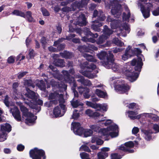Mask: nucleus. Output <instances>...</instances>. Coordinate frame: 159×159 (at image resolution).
<instances>
[{"instance_id":"1","label":"nucleus","mask_w":159,"mask_h":159,"mask_svg":"<svg viewBox=\"0 0 159 159\" xmlns=\"http://www.w3.org/2000/svg\"><path fill=\"white\" fill-rule=\"evenodd\" d=\"M143 60H144L143 56L142 55H139L137 59H134L131 61V64L133 66H134L135 70L138 72L134 73V71L131 66L127 64L125 66L122 71L125 74L127 78L131 82L135 81L138 78L139 72L141 70L142 66L143 65Z\"/></svg>"},{"instance_id":"2","label":"nucleus","mask_w":159,"mask_h":159,"mask_svg":"<svg viewBox=\"0 0 159 159\" xmlns=\"http://www.w3.org/2000/svg\"><path fill=\"white\" fill-rule=\"evenodd\" d=\"M107 22H111V26L112 29H116L114 31L117 32V35L118 36H126V34L129 33L130 31V29L129 26L126 23H125L122 28L119 26L120 22L117 20H112L110 16H108L107 20Z\"/></svg>"},{"instance_id":"3","label":"nucleus","mask_w":159,"mask_h":159,"mask_svg":"<svg viewBox=\"0 0 159 159\" xmlns=\"http://www.w3.org/2000/svg\"><path fill=\"white\" fill-rule=\"evenodd\" d=\"M16 103L20 106L22 114V117L25 120L26 123L29 125L33 123L37 119V117L30 112L21 102H17Z\"/></svg>"},{"instance_id":"4","label":"nucleus","mask_w":159,"mask_h":159,"mask_svg":"<svg viewBox=\"0 0 159 159\" xmlns=\"http://www.w3.org/2000/svg\"><path fill=\"white\" fill-rule=\"evenodd\" d=\"M99 133L104 136H110L112 138L117 137L118 135V127L117 125L112 124L107 129H101Z\"/></svg>"},{"instance_id":"5","label":"nucleus","mask_w":159,"mask_h":159,"mask_svg":"<svg viewBox=\"0 0 159 159\" xmlns=\"http://www.w3.org/2000/svg\"><path fill=\"white\" fill-rule=\"evenodd\" d=\"M87 62H86L84 64V70H81L80 72L83 75L89 78H93L96 76L95 74H91V72L96 68V66L93 64H87Z\"/></svg>"},{"instance_id":"6","label":"nucleus","mask_w":159,"mask_h":159,"mask_svg":"<svg viewBox=\"0 0 159 159\" xmlns=\"http://www.w3.org/2000/svg\"><path fill=\"white\" fill-rule=\"evenodd\" d=\"M81 34H84L86 35L85 36L82 38V40L83 41L86 42H91L92 43L95 42V40L93 38H96L98 36L97 33L93 34L89 31V29L86 28H84V30L81 31Z\"/></svg>"},{"instance_id":"7","label":"nucleus","mask_w":159,"mask_h":159,"mask_svg":"<svg viewBox=\"0 0 159 159\" xmlns=\"http://www.w3.org/2000/svg\"><path fill=\"white\" fill-rule=\"evenodd\" d=\"M27 93L25 94V96L29 99H28L29 101L31 103L35 104L36 103L39 105H42L43 103V101L40 99L38 100V102H36L38 98L37 95H36L35 93L28 89H26Z\"/></svg>"},{"instance_id":"8","label":"nucleus","mask_w":159,"mask_h":159,"mask_svg":"<svg viewBox=\"0 0 159 159\" xmlns=\"http://www.w3.org/2000/svg\"><path fill=\"white\" fill-rule=\"evenodd\" d=\"M30 154L33 159H45L44 152L37 148L31 150L30 152Z\"/></svg>"},{"instance_id":"9","label":"nucleus","mask_w":159,"mask_h":159,"mask_svg":"<svg viewBox=\"0 0 159 159\" xmlns=\"http://www.w3.org/2000/svg\"><path fill=\"white\" fill-rule=\"evenodd\" d=\"M103 115L101 114L99 112H94L93 117L96 118L98 120V122L100 123L101 126H107L111 123L112 121L110 120H106V117H103Z\"/></svg>"},{"instance_id":"10","label":"nucleus","mask_w":159,"mask_h":159,"mask_svg":"<svg viewBox=\"0 0 159 159\" xmlns=\"http://www.w3.org/2000/svg\"><path fill=\"white\" fill-rule=\"evenodd\" d=\"M120 3V2L117 0H114L113 1L112 4L111 13L117 18H118L121 15L122 11L121 6Z\"/></svg>"},{"instance_id":"11","label":"nucleus","mask_w":159,"mask_h":159,"mask_svg":"<svg viewBox=\"0 0 159 159\" xmlns=\"http://www.w3.org/2000/svg\"><path fill=\"white\" fill-rule=\"evenodd\" d=\"M1 133L0 134V141L2 142L7 139V134L5 132H9L11 130V126L9 124L6 123L1 125Z\"/></svg>"},{"instance_id":"12","label":"nucleus","mask_w":159,"mask_h":159,"mask_svg":"<svg viewBox=\"0 0 159 159\" xmlns=\"http://www.w3.org/2000/svg\"><path fill=\"white\" fill-rule=\"evenodd\" d=\"M114 31L108 29L107 26L105 25L104 27L103 34L99 38L97 42V43L100 44L103 43L104 41L107 39Z\"/></svg>"},{"instance_id":"13","label":"nucleus","mask_w":159,"mask_h":159,"mask_svg":"<svg viewBox=\"0 0 159 159\" xmlns=\"http://www.w3.org/2000/svg\"><path fill=\"white\" fill-rule=\"evenodd\" d=\"M66 110L64 105L60 104L53 110V113L55 117H61L64 114Z\"/></svg>"},{"instance_id":"14","label":"nucleus","mask_w":159,"mask_h":159,"mask_svg":"<svg viewBox=\"0 0 159 159\" xmlns=\"http://www.w3.org/2000/svg\"><path fill=\"white\" fill-rule=\"evenodd\" d=\"M113 57L110 59L108 62L104 61L103 63V66L107 68H111L114 71L119 70L120 67L118 64L113 62Z\"/></svg>"},{"instance_id":"15","label":"nucleus","mask_w":159,"mask_h":159,"mask_svg":"<svg viewBox=\"0 0 159 159\" xmlns=\"http://www.w3.org/2000/svg\"><path fill=\"white\" fill-rule=\"evenodd\" d=\"M49 99H54V103L56 104L57 101H59V102H63L64 101L63 94L57 92H55L51 93L49 95Z\"/></svg>"},{"instance_id":"16","label":"nucleus","mask_w":159,"mask_h":159,"mask_svg":"<svg viewBox=\"0 0 159 159\" xmlns=\"http://www.w3.org/2000/svg\"><path fill=\"white\" fill-rule=\"evenodd\" d=\"M71 125L72 129L73 130L75 134L80 136H81L82 135L83 129L81 126L80 124L79 123L72 122Z\"/></svg>"},{"instance_id":"17","label":"nucleus","mask_w":159,"mask_h":159,"mask_svg":"<svg viewBox=\"0 0 159 159\" xmlns=\"http://www.w3.org/2000/svg\"><path fill=\"white\" fill-rule=\"evenodd\" d=\"M138 6L140 7L141 10L144 18H147L149 17L150 16V7L152 6V4L149 3L146 4L145 7H147V10L145 9L143 6L139 3L138 4Z\"/></svg>"},{"instance_id":"18","label":"nucleus","mask_w":159,"mask_h":159,"mask_svg":"<svg viewBox=\"0 0 159 159\" xmlns=\"http://www.w3.org/2000/svg\"><path fill=\"white\" fill-rule=\"evenodd\" d=\"M134 144L132 142L129 141L125 143L124 145H121L119 148V149L124 151L128 152L129 153L134 152L133 150L129 149V148L133 147Z\"/></svg>"},{"instance_id":"19","label":"nucleus","mask_w":159,"mask_h":159,"mask_svg":"<svg viewBox=\"0 0 159 159\" xmlns=\"http://www.w3.org/2000/svg\"><path fill=\"white\" fill-rule=\"evenodd\" d=\"M115 89L120 93H125L127 94V92L129 90L130 87L127 84H118L116 86Z\"/></svg>"},{"instance_id":"20","label":"nucleus","mask_w":159,"mask_h":159,"mask_svg":"<svg viewBox=\"0 0 159 159\" xmlns=\"http://www.w3.org/2000/svg\"><path fill=\"white\" fill-rule=\"evenodd\" d=\"M98 58L100 59L104 60L102 62V64L104 61L108 62L111 58L113 57V55L111 54H110L109 57H108V54L105 52H101L100 53L97 54Z\"/></svg>"},{"instance_id":"21","label":"nucleus","mask_w":159,"mask_h":159,"mask_svg":"<svg viewBox=\"0 0 159 159\" xmlns=\"http://www.w3.org/2000/svg\"><path fill=\"white\" fill-rule=\"evenodd\" d=\"M10 112L15 119L18 121L21 120L20 112L17 107H14L12 108H11Z\"/></svg>"},{"instance_id":"22","label":"nucleus","mask_w":159,"mask_h":159,"mask_svg":"<svg viewBox=\"0 0 159 159\" xmlns=\"http://www.w3.org/2000/svg\"><path fill=\"white\" fill-rule=\"evenodd\" d=\"M131 47L129 46L126 49L125 54L122 56V58L123 60H126L134 55V52L131 49Z\"/></svg>"},{"instance_id":"23","label":"nucleus","mask_w":159,"mask_h":159,"mask_svg":"<svg viewBox=\"0 0 159 159\" xmlns=\"http://www.w3.org/2000/svg\"><path fill=\"white\" fill-rule=\"evenodd\" d=\"M18 84L17 83H14L13 84V93L12 97L15 99L22 98H23L22 94L20 92L17 91L16 88L18 87Z\"/></svg>"},{"instance_id":"24","label":"nucleus","mask_w":159,"mask_h":159,"mask_svg":"<svg viewBox=\"0 0 159 159\" xmlns=\"http://www.w3.org/2000/svg\"><path fill=\"white\" fill-rule=\"evenodd\" d=\"M62 73L65 76L64 80L65 81L69 83L70 84L73 83L74 86H75L76 85L74 83L75 80L74 78H71V79L70 80L68 72L67 71L63 70L62 71Z\"/></svg>"},{"instance_id":"25","label":"nucleus","mask_w":159,"mask_h":159,"mask_svg":"<svg viewBox=\"0 0 159 159\" xmlns=\"http://www.w3.org/2000/svg\"><path fill=\"white\" fill-rule=\"evenodd\" d=\"M78 90L80 93H84V96L85 98H88L89 97L90 95L89 94V90L87 88L81 86L79 87Z\"/></svg>"},{"instance_id":"26","label":"nucleus","mask_w":159,"mask_h":159,"mask_svg":"<svg viewBox=\"0 0 159 159\" xmlns=\"http://www.w3.org/2000/svg\"><path fill=\"white\" fill-rule=\"evenodd\" d=\"M138 113L134 112L132 111H128L126 112V115L130 118L131 119H139L142 116H143L142 114L136 116Z\"/></svg>"},{"instance_id":"27","label":"nucleus","mask_w":159,"mask_h":159,"mask_svg":"<svg viewBox=\"0 0 159 159\" xmlns=\"http://www.w3.org/2000/svg\"><path fill=\"white\" fill-rule=\"evenodd\" d=\"M97 16L99 18L100 21L104 20L105 19L103 12L101 11H99L98 12L96 10L94 11L93 13V16L96 17Z\"/></svg>"},{"instance_id":"28","label":"nucleus","mask_w":159,"mask_h":159,"mask_svg":"<svg viewBox=\"0 0 159 159\" xmlns=\"http://www.w3.org/2000/svg\"><path fill=\"white\" fill-rule=\"evenodd\" d=\"M86 18L84 15L82 14L78 18L77 24L80 26H83L86 25Z\"/></svg>"},{"instance_id":"29","label":"nucleus","mask_w":159,"mask_h":159,"mask_svg":"<svg viewBox=\"0 0 159 159\" xmlns=\"http://www.w3.org/2000/svg\"><path fill=\"white\" fill-rule=\"evenodd\" d=\"M93 22L94 23L98 24L97 25L93 24L91 26L92 28L95 31L98 32L100 31V29L99 27L102 26L103 25V23L102 22H99V21H98V20L93 21Z\"/></svg>"},{"instance_id":"30","label":"nucleus","mask_w":159,"mask_h":159,"mask_svg":"<svg viewBox=\"0 0 159 159\" xmlns=\"http://www.w3.org/2000/svg\"><path fill=\"white\" fill-rule=\"evenodd\" d=\"M96 105V109L98 111L102 110L103 111L105 112L108 109V106L107 104H97Z\"/></svg>"},{"instance_id":"31","label":"nucleus","mask_w":159,"mask_h":159,"mask_svg":"<svg viewBox=\"0 0 159 159\" xmlns=\"http://www.w3.org/2000/svg\"><path fill=\"white\" fill-rule=\"evenodd\" d=\"M143 116L152 118L154 121L159 120V117L157 115L152 113H144L142 114Z\"/></svg>"},{"instance_id":"32","label":"nucleus","mask_w":159,"mask_h":159,"mask_svg":"<svg viewBox=\"0 0 159 159\" xmlns=\"http://www.w3.org/2000/svg\"><path fill=\"white\" fill-rule=\"evenodd\" d=\"M142 132L144 134V137L145 139L147 140H149L151 138V134L152 133V132L151 130H142Z\"/></svg>"},{"instance_id":"33","label":"nucleus","mask_w":159,"mask_h":159,"mask_svg":"<svg viewBox=\"0 0 159 159\" xmlns=\"http://www.w3.org/2000/svg\"><path fill=\"white\" fill-rule=\"evenodd\" d=\"M77 81L85 85L90 86L91 85V82L89 80H84L83 77H80Z\"/></svg>"},{"instance_id":"34","label":"nucleus","mask_w":159,"mask_h":159,"mask_svg":"<svg viewBox=\"0 0 159 159\" xmlns=\"http://www.w3.org/2000/svg\"><path fill=\"white\" fill-rule=\"evenodd\" d=\"M91 142L92 143H95L96 142L98 145H101L103 143V141L98 138L96 135L92 137Z\"/></svg>"},{"instance_id":"35","label":"nucleus","mask_w":159,"mask_h":159,"mask_svg":"<svg viewBox=\"0 0 159 159\" xmlns=\"http://www.w3.org/2000/svg\"><path fill=\"white\" fill-rule=\"evenodd\" d=\"M109 150V148L107 147L103 148L101 149V151L98 153L102 155V158L105 159V158L108 156V153L106 152Z\"/></svg>"},{"instance_id":"36","label":"nucleus","mask_w":159,"mask_h":159,"mask_svg":"<svg viewBox=\"0 0 159 159\" xmlns=\"http://www.w3.org/2000/svg\"><path fill=\"white\" fill-rule=\"evenodd\" d=\"M64 39L62 38L61 39H59L57 41H55L54 42V45L56 46H57V45H58V47H57L58 50H61V49H63L64 47V45L63 44H59L60 43V42L63 41V40Z\"/></svg>"},{"instance_id":"37","label":"nucleus","mask_w":159,"mask_h":159,"mask_svg":"<svg viewBox=\"0 0 159 159\" xmlns=\"http://www.w3.org/2000/svg\"><path fill=\"white\" fill-rule=\"evenodd\" d=\"M125 10H126V12L123 13V20L128 21L130 16V13L127 7H125Z\"/></svg>"},{"instance_id":"38","label":"nucleus","mask_w":159,"mask_h":159,"mask_svg":"<svg viewBox=\"0 0 159 159\" xmlns=\"http://www.w3.org/2000/svg\"><path fill=\"white\" fill-rule=\"evenodd\" d=\"M71 103L72 107L75 108H76L80 106H82L83 105V103L77 100H75L74 98L71 102Z\"/></svg>"},{"instance_id":"39","label":"nucleus","mask_w":159,"mask_h":159,"mask_svg":"<svg viewBox=\"0 0 159 159\" xmlns=\"http://www.w3.org/2000/svg\"><path fill=\"white\" fill-rule=\"evenodd\" d=\"M83 56L86 58L87 60L93 62H96V59L92 56L87 53H84L83 54Z\"/></svg>"},{"instance_id":"40","label":"nucleus","mask_w":159,"mask_h":159,"mask_svg":"<svg viewBox=\"0 0 159 159\" xmlns=\"http://www.w3.org/2000/svg\"><path fill=\"white\" fill-rule=\"evenodd\" d=\"M113 42L114 43L118 46L120 47L125 46L124 43L117 38L113 39Z\"/></svg>"},{"instance_id":"41","label":"nucleus","mask_w":159,"mask_h":159,"mask_svg":"<svg viewBox=\"0 0 159 159\" xmlns=\"http://www.w3.org/2000/svg\"><path fill=\"white\" fill-rule=\"evenodd\" d=\"M96 93L98 96L102 98H105L106 96V93L98 89L96 90Z\"/></svg>"},{"instance_id":"42","label":"nucleus","mask_w":159,"mask_h":159,"mask_svg":"<svg viewBox=\"0 0 159 159\" xmlns=\"http://www.w3.org/2000/svg\"><path fill=\"white\" fill-rule=\"evenodd\" d=\"M84 133V137H85L91 136L93 134V131L90 129H85L83 130V133Z\"/></svg>"},{"instance_id":"43","label":"nucleus","mask_w":159,"mask_h":159,"mask_svg":"<svg viewBox=\"0 0 159 159\" xmlns=\"http://www.w3.org/2000/svg\"><path fill=\"white\" fill-rule=\"evenodd\" d=\"M48 41V39L46 37H43L41 38L40 40V42L44 48H45L46 47Z\"/></svg>"},{"instance_id":"44","label":"nucleus","mask_w":159,"mask_h":159,"mask_svg":"<svg viewBox=\"0 0 159 159\" xmlns=\"http://www.w3.org/2000/svg\"><path fill=\"white\" fill-rule=\"evenodd\" d=\"M54 64L56 66L61 67H63L65 65L63 60L60 59L56 60V61Z\"/></svg>"},{"instance_id":"45","label":"nucleus","mask_w":159,"mask_h":159,"mask_svg":"<svg viewBox=\"0 0 159 159\" xmlns=\"http://www.w3.org/2000/svg\"><path fill=\"white\" fill-rule=\"evenodd\" d=\"M12 14L13 15L20 16L24 17H25V14L23 12L17 10H14L12 12Z\"/></svg>"},{"instance_id":"46","label":"nucleus","mask_w":159,"mask_h":159,"mask_svg":"<svg viewBox=\"0 0 159 159\" xmlns=\"http://www.w3.org/2000/svg\"><path fill=\"white\" fill-rule=\"evenodd\" d=\"M80 116L79 112L77 110H75L73 112L71 118L75 120L77 119Z\"/></svg>"},{"instance_id":"47","label":"nucleus","mask_w":159,"mask_h":159,"mask_svg":"<svg viewBox=\"0 0 159 159\" xmlns=\"http://www.w3.org/2000/svg\"><path fill=\"white\" fill-rule=\"evenodd\" d=\"M26 16L28 21L30 22L34 21V19L32 16V13L30 11H27L26 13Z\"/></svg>"},{"instance_id":"48","label":"nucleus","mask_w":159,"mask_h":159,"mask_svg":"<svg viewBox=\"0 0 159 159\" xmlns=\"http://www.w3.org/2000/svg\"><path fill=\"white\" fill-rule=\"evenodd\" d=\"M38 87L42 90L44 91L46 87L45 84L43 81H41L40 83L37 84Z\"/></svg>"},{"instance_id":"49","label":"nucleus","mask_w":159,"mask_h":159,"mask_svg":"<svg viewBox=\"0 0 159 159\" xmlns=\"http://www.w3.org/2000/svg\"><path fill=\"white\" fill-rule=\"evenodd\" d=\"M32 81L30 80H26L25 81L24 84L27 85L28 87H30V88L31 89V87L33 88H34V86L31 84Z\"/></svg>"},{"instance_id":"50","label":"nucleus","mask_w":159,"mask_h":159,"mask_svg":"<svg viewBox=\"0 0 159 159\" xmlns=\"http://www.w3.org/2000/svg\"><path fill=\"white\" fill-rule=\"evenodd\" d=\"M73 56L72 53L69 52H65L62 56L66 58H70Z\"/></svg>"},{"instance_id":"51","label":"nucleus","mask_w":159,"mask_h":159,"mask_svg":"<svg viewBox=\"0 0 159 159\" xmlns=\"http://www.w3.org/2000/svg\"><path fill=\"white\" fill-rule=\"evenodd\" d=\"M80 156L82 159H90L89 155L85 152H83L80 153Z\"/></svg>"},{"instance_id":"52","label":"nucleus","mask_w":159,"mask_h":159,"mask_svg":"<svg viewBox=\"0 0 159 159\" xmlns=\"http://www.w3.org/2000/svg\"><path fill=\"white\" fill-rule=\"evenodd\" d=\"M80 150L84 151L87 152H90V150L87 146L84 145H82L80 148Z\"/></svg>"},{"instance_id":"53","label":"nucleus","mask_w":159,"mask_h":159,"mask_svg":"<svg viewBox=\"0 0 159 159\" xmlns=\"http://www.w3.org/2000/svg\"><path fill=\"white\" fill-rule=\"evenodd\" d=\"M85 114L90 117H93V115L94 112L90 109L87 110L85 112Z\"/></svg>"},{"instance_id":"54","label":"nucleus","mask_w":159,"mask_h":159,"mask_svg":"<svg viewBox=\"0 0 159 159\" xmlns=\"http://www.w3.org/2000/svg\"><path fill=\"white\" fill-rule=\"evenodd\" d=\"M90 128L94 131H97L99 129V127L97 125H90Z\"/></svg>"},{"instance_id":"55","label":"nucleus","mask_w":159,"mask_h":159,"mask_svg":"<svg viewBox=\"0 0 159 159\" xmlns=\"http://www.w3.org/2000/svg\"><path fill=\"white\" fill-rule=\"evenodd\" d=\"M3 102L5 105L7 107H8L9 106V97L8 96L6 95L5 97Z\"/></svg>"},{"instance_id":"56","label":"nucleus","mask_w":159,"mask_h":159,"mask_svg":"<svg viewBox=\"0 0 159 159\" xmlns=\"http://www.w3.org/2000/svg\"><path fill=\"white\" fill-rule=\"evenodd\" d=\"M97 104L96 103H93L89 101H87L86 102V104L87 105L94 109H96Z\"/></svg>"},{"instance_id":"57","label":"nucleus","mask_w":159,"mask_h":159,"mask_svg":"<svg viewBox=\"0 0 159 159\" xmlns=\"http://www.w3.org/2000/svg\"><path fill=\"white\" fill-rule=\"evenodd\" d=\"M121 158V157L118 155L116 153L113 154L111 155V159H120Z\"/></svg>"},{"instance_id":"58","label":"nucleus","mask_w":159,"mask_h":159,"mask_svg":"<svg viewBox=\"0 0 159 159\" xmlns=\"http://www.w3.org/2000/svg\"><path fill=\"white\" fill-rule=\"evenodd\" d=\"M152 128L155 131V133L159 132V126L156 124H153L152 126Z\"/></svg>"},{"instance_id":"59","label":"nucleus","mask_w":159,"mask_h":159,"mask_svg":"<svg viewBox=\"0 0 159 159\" xmlns=\"http://www.w3.org/2000/svg\"><path fill=\"white\" fill-rule=\"evenodd\" d=\"M124 49V48H116L113 49V51L114 53H116L119 52H121V51L123 50Z\"/></svg>"},{"instance_id":"60","label":"nucleus","mask_w":159,"mask_h":159,"mask_svg":"<svg viewBox=\"0 0 159 159\" xmlns=\"http://www.w3.org/2000/svg\"><path fill=\"white\" fill-rule=\"evenodd\" d=\"M59 86L60 89H62V91H65L66 89L67 86L64 83L63 84H59Z\"/></svg>"},{"instance_id":"61","label":"nucleus","mask_w":159,"mask_h":159,"mask_svg":"<svg viewBox=\"0 0 159 159\" xmlns=\"http://www.w3.org/2000/svg\"><path fill=\"white\" fill-rule=\"evenodd\" d=\"M43 15L44 16H48L49 13L48 11L45 8H42L41 9Z\"/></svg>"},{"instance_id":"62","label":"nucleus","mask_w":159,"mask_h":159,"mask_svg":"<svg viewBox=\"0 0 159 159\" xmlns=\"http://www.w3.org/2000/svg\"><path fill=\"white\" fill-rule=\"evenodd\" d=\"M15 61L14 57L12 56L9 57L7 59V62L9 63H13Z\"/></svg>"},{"instance_id":"63","label":"nucleus","mask_w":159,"mask_h":159,"mask_svg":"<svg viewBox=\"0 0 159 159\" xmlns=\"http://www.w3.org/2000/svg\"><path fill=\"white\" fill-rule=\"evenodd\" d=\"M139 129L138 127H134L132 130V133L133 134H135L139 132Z\"/></svg>"},{"instance_id":"64","label":"nucleus","mask_w":159,"mask_h":159,"mask_svg":"<svg viewBox=\"0 0 159 159\" xmlns=\"http://www.w3.org/2000/svg\"><path fill=\"white\" fill-rule=\"evenodd\" d=\"M24 146L22 144L18 145L17 147V149L19 151H22L24 149Z\"/></svg>"}]
</instances>
